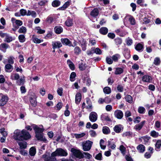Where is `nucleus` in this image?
<instances>
[{
    "instance_id": "15",
    "label": "nucleus",
    "mask_w": 161,
    "mask_h": 161,
    "mask_svg": "<svg viewBox=\"0 0 161 161\" xmlns=\"http://www.w3.org/2000/svg\"><path fill=\"white\" fill-rule=\"evenodd\" d=\"M99 14V10L97 8H94L90 12V15L93 17L97 16Z\"/></svg>"
},
{
    "instance_id": "4",
    "label": "nucleus",
    "mask_w": 161,
    "mask_h": 161,
    "mask_svg": "<svg viewBox=\"0 0 161 161\" xmlns=\"http://www.w3.org/2000/svg\"><path fill=\"white\" fill-rule=\"evenodd\" d=\"M31 137V136L28 131L25 129H23L21 131V136L19 138L20 141L27 140Z\"/></svg>"
},
{
    "instance_id": "48",
    "label": "nucleus",
    "mask_w": 161,
    "mask_h": 161,
    "mask_svg": "<svg viewBox=\"0 0 161 161\" xmlns=\"http://www.w3.org/2000/svg\"><path fill=\"white\" fill-rule=\"evenodd\" d=\"M146 110L145 108L143 107H139L138 111L140 114H143L145 113Z\"/></svg>"
},
{
    "instance_id": "9",
    "label": "nucleus",
    "mask_w": 161,
    "mask_h": 161,
    "mask_svg": "<svg viewBox=\"0 0 161 161\" xmlns=\"http://www.w3.org/2000/svg\"><path fill=\"white\" fill-rule=\"evenodd\" d=\"M97 118V115L95 112H91L89 115V119L92 122L96 121Z\"/></svg>"
},
{
    "instance_id": "1",
    "label": "nucleus",
    "mask_w": 161,
    "mask_h": 161,
    "mask_svg": "<svg viewBox=\"0 0 161 161\" xmlns=\"http://www.w3.org/2000/svg\"><path fill=\"white\" fill-rule=\"evenodd\" d=\"M31 126L35 131L36 134L35 137L37 139L38 141L46 142L47 140L45 138L43 137V132L44 129L39 127L35 124H33Z\"/></svg>"
},
{
    "instance_id": "36",
    "label": "nucleus",
    "mask_w": 161,
    "mask_h": 161,
    "mask_svg": "<svg viewBox=\"0 0 161 161\" xmlns=\"http://www.w3.org/2000/svg\"><path fill=\"white\" fill-rule=\"evenodd\" d=\"M74 53L76 55H79L81 52V50L79 47L76 46L74 49Z\"/></svg>"
},
{
    "instance_id": "14",
    "label": "nucleus",
    "mask_w": 161,
    "mask_h": 161,
    "mask_svg": "<svg viewBox=\"0 0 161 161\" xmlns=\"http://www.w3.org/2000/svg\"><path fill=\"white\" fill-rule=\"evenodd\" d=\"M146 121L143 120L138 124L134 126V129L136 130H140L146 123Z\"/></svg>"
},
{
    "instance_id": "46",
    "label": "nucleus",
    "mask_w": 161,
    "mask_h": 161,
    "mask_svg": "<svg viewBox=\"0 0 161 161\" xmlns=\"http://www.w3.org/2000/svg\"><path fill=\"white\" fill-rule=\"evenodd\" d=\"M114 130L116 133H119L121 132V129L118 125H116L114 128Z\"/></svg>"
},
{
    "instance_id": "35",
    "label": "nucleus",
    "mask_w": 161,
    "mask_h": 161,
    "mask_svg": "<svg viewBox=\"0 0 161 161\" xmlns=\"http://www.w3.org/2000/svg\"><path fill=\"white\" fill-rule=\"evenodd\" d=\"M125 100L129 103H131L133 102L132 98L131 96L127 95L125 97Z\"/></svg>"
},
{
    "instance_id": "20",
    "label": "nucleus",
    "mask_w": 161,
    "mask_h": 161,
    "mask_svg": "<svg viewBox=\"0 0 161 161\" xmlns=\"http://www.w3.org/2000/svg\"><path fill=\"white\" fill-rule=\"evenodd\" d=\"M73 20L72 19L70 18L69 17L67 18V19L64 23L65 25L67 27H70L73 25Z\"/></svg>"
},
{
    "instance_id": "33",
    "label": "nucleus",
    "mask_w": 161,
    "mask_h": 161,
    "mask_svg": "<svg viewBox=\"0 0 161 161\" xmlns=\"http://www.w3.org/2000/svg\"><path fill=\"white\" fill-rule=\"evenodd\" d=\"M120 55L119 54H116L113 55L112 57L113 60L114 62H118L119 58H120Z\"/></svg>"
},
{
    "instance_id": "26",
    "label": "nucleus",
    "mask_w": 161,
    "mask_h": 161,
    "mask_svg": "<svg viewBox=\"0 0 161 161\" xmlns=\"http://www.w3.org/2000/svg\"><path fill=\"white\" fill-rule=\"evenodd\" d=\"M36 152V148L34 147L30 148L29 150V154L31 156L35 155Z\"/></svg>"
},
{
    "instance_id": "34",
    "label": "nucleus",
    "mask_w": 161,
    "mask_h": 161,
    "mask_svg": "<svg viewBox=\"0 0 161 161\" xmlns=\"http://www.w3.org/2000/svg\"><path fill=\"white\" fill-rule=\"evenodd\" d=\"M135 48L136 50L140 51L143 48V46L141 44L138 43L135 46Z\"/></svg>"
},
{
    "instance_id": "3",
    "label": "nucleus",
    "mask_w": 161,
    "mask_h": 161,
    "mask_svg": "<svg viewBox=\"0 0 161 161\" xmlns=\"http://www.w3.org/2000/svg\"><path fill=\"white\" fill-rule=\"evenodd\" d=\"M29 99L31 105L33 107H36L37 105L36 97L35 94L32 92L28 94Z\"/></svg>"
},
{
    "instance_id": "2",
    "label": "nucleus",
    "mask_w": 161,
    "mask_h": 161,
    "mask_svg": "<svg viewBox=\"0 0 161 161\" xmlns=\"http://www.w3.org/2000/svg\"><path fill=\"white\" fill-rule=\"evenodd\" d=\"M68 155L67 151L62 148H57L55 151L53 152L51 154V156L55 157L56 156H66Z\"/></svg>"
},
{
    "instance_id": "49",
    "label": "nucleus",
    "mask_w": 161,
    "mask_h": 161,
    "mask_svg": "<svg viewBox=\"0 0 161 161\" xmlns=\"http://www.w3.org/2000/svg\"><path fill=\"white\" fill-rule=\"evenodd\" d=\"M37 30V33L39 34H42L44 33L45 32V31L44 30L41 29L40 26L36 27V28Z\"/></svg>"
},
{
    "instance_id": "29",
    "label": "nucleus",
    "mask_w": 161,
    "mask_h": 161,
    "mask_svg": "<svg viewBox=\"0 0 161 161\" xmlns=\"http://www.w3.org/2000/svg\"><path fill=\"white\" fill-rule=\"evenodd\" d=\"M124 72L123 69L121 68L118 67L115 69L114 74L115 75H120L122 73Z\"/></svg>"
},
{
    "instance_id": "22",
    "label": "nucleus",
    "mask_w": 161,
    "mask_h": 161,
    "mask_svg": "<svg viewBox=\"0 0 161 161\" xmlns=\"http://www.w3.org/2000/svg\"><path fill=\"white\" fill-rule=\"evenodd\" d=\"M114 41L115 44L118 47L122 44L123 42L122 38L119 37H116Z\"/></svg>"
},
{
    "instance_id": "47",
    "label": "nucleus",
    "mask_w": 161,
    "mask_h": 161,
    "mask_svg": "<svg viewBox=\"0 0 161 161\" xmlns=\"http://www.w3.org/2000/svg\"><path fill=\"white\" fill-rule=\"evenodd\" d=\"M9 47V45L5 43H2L0 46V50H2V49H7Z\"/></svg>"
},
{
    "instance_id": "45",
    "label": "nucleus",
    "mask_w": 161,
    "mask_h": 161,
    "mask_svg": "<svg viewBox=\"0 0 161 161\" xmlns=\"http://www.w3.org/2000/svg\"><path fill=\"white\" fill-rule=\"evenodd\" d=\"M42 158H43L45 161H50L51 159V157L48 156L45 153L42 155Z\"/></svg>"
},
{
    "instance_id": "56",
    "label": "nucleus",
    "mask_w": 161,
    "mask_h": 161,
    "mask_svg": "<svg viewBox=\"0 0 161 161\" xmlns=\"http://www.w3.org/2000/svg\"><path fill=\"white\" fill-rule=\"evenodd\" d=\"M93 53H95L97 54L100 55L102 54L101 50L98 47H97L95 49L94 48V51Z\"/></svg>"
},
{
    "instance_id": "51",
    "label": "nucleus",
    "mask_w": 161,
    "mask_h": 161,
    "mask_svg": "<svg viewBox=\"0 0 161 161\" xmlns=\"http://www.w3.org/2000/svg\"><path fill=\"white\" fill-rule=\"evenodd\" d=\"M104 143V141L103 139H101L100 141V145L101 148L102 149H105L106 147V145H103V144Z\"/></svg>"
},
{
    "instance_id": "12",
    "label": "nucleus",
    "mask_w": 161,
    "mask_h": 161,
    "mask_svg": "<svg viewBox=\"0 0 161 161\" xmlns=\"http://www.w3.org/2000/svg\"><path fill=\"white\" fill-rule=\"evenodd\" d=\"M114 115L115 117L119 119H121L123 116V113L120 110L115 111L114 112Z\"/></svg>"
},
{
    "instance_id": "60",
    "label": "nucleus",
    "mask_w": 161,
    "mask_h": 161,
    "mask_svg": "<svg viewBox=\"0 0 161 161\" xmlns=\"http://www.w3.org/2000/svg\"><path fill=\"white\" fill-rule=\"evenodd\" d=\"M108 36L111 39H114L115 36V35L114 33H113L109 32L108 34Z\"/></svg>"
},
{
    "instance_id": "11",
    "label": "nucleus",
    "mask_w": 161,
    "mask_h": 161,
    "mask_svg": "<svg viewBox=\"0 0 161 161\" xmlns=\"http://www.w3.org/2000/svg\"><path fill=\"white\" fill-rule=\"evenodd\" d=\"M71 4V0H68L67 2H66L62 7L58 8V10H64L69 7Z\"/></svg>"
},
{
    "instance_id": "5",
    "label": "nucleus",
    "mask_w": 161,
    "mask_h": 161,
    "mask_svg": "<svg viewBox=\"0 0 161 161\" xmlns=\"http://www.w3.org/2000/svg\"><path fill=\"white\" fill-rule=\"evenodd\" d=\"M71 152L72 153L73 155L77 158L81 159L84 158L83 154L80 150H77L74 148H72L71 149Z\"/></svg>"
},
{
    "instance_id": "32",
    "label": "nucleus",
    "mask_w": 161,
    "mask_h": 161,
    "mask_svg": "<svg viewBox=\"0 0 161 161\" xmlns=\"http://www.w3.org/2000/svg\"><path fill=\"white\" fill-rule=\"evenodd\" d=\"M86 64H84L83 63H81L79 64V68L81 71H83L85 70L86 67Z\"/></svg>"
},
{
    "instance_id": "42",
    "label": "nucleus",
    "mask_w": 161,
    "mask_h": 161,
    "mask_svg": "<svg viewBox=\"0 0 161 161\" xmlns=\"http://www.w3.org/2000/svg\"><path fill=\"white\" fill-rule=\"evenodd\" d=\"M27 29L25 27L22 26L19 29L18 32L20 33H25L26 32Z\"/></svg>"
},
{
    "instance_id": "57",
    "label": "nucleus",
    "mask_w": 161,
    "mask_h": 161,
    "mask_svg": "<svg viewBox=\"0 0 161 161\" xmlns=\"http://www.w3.org/2000/svg\"><path fill=\"white\" fill-rule=\"evenodd\" d=\"M106 61L107 63L109 64H112L113 63V59L108 57H106Z\"/></svg>"
},
{
    "instance_id": "27",
    "label": "nucleus",
    "mask_w": 161,
    "mask_h": 161,
    "mask_svg": "<svg viewBox=\"0 0 161 161\" xmlns=\"http://www.w3.org/2000/svg\"><path fill=\"white\" fill-rule=\"evenodd\" d=\"M18 144L21 149H25L27 147V143L26 142H19Z\"/></svg>"
},
{
    "instance_id": "37",
    "label": "nucleus",
    "mask_w": 161,
    "mask_h": 161,
    "mask_svg": "<svg viewBox=\"0 0 161 161\" xmlns=\"http://www.w3.org/2000/svg\"><path fill=\"white\" fill-rule=\"evenodd\" d=\"M19 42L21 43L24 42L26 40L25 36L23 35H20L18 36Z\"/></svg>"
},
{
    "instance_id": "24",
    "label": "nucleus",
    "mask_w": 161,
    "mask_h": 161,
    "mask_svg": "<svg viewBox=\"0 0 161 161\" xmlns=\"http://www.w3.org/2000/svg\"><path fill=\"white\" fill-rule=\"evenodd\" d=\"M61 4V2L58 0H54L52 3V6L54 8L57 7L59 6Z\"/></svg>"
},
{
    "instance_id": "19",
    "label": "nucleus",
    "mask_w": 161,
    "mask_h": 161,
    "mask_svg": "<svg viewBox=\"0 0 161 161\" xmlns=\"http://www.w3.org/2000/svg\"><path fill=\"white\" fill-rule=\"evenodd\" d=\"M101 119L102 121L111 122L112 120L107 114H102L101 116Z\"/></svg>"
},
{
    "instance_id": "44",
    "label": "nucleus",
    "mask_w": 161,
    "mask_h": 161,
    "mask_svg": "<svg viewBox=\"0 0 161 161\" xmlns=\"http://www.w3.org/2000/svg\"><path fill=\"white\" fill-rule=\"evenodd\" d=\"M161 63L160 59L158 57L155 58L154 60L153 64L156 65H158Z\"/></svg>"
},
{
    "instance_id": "18",
    "label": "nucleus",
    "mask_w": 161,
    "mask_h": 161,
    "mask_svg": "<svg viewBox=\"0 0 161 161\" xmlns=\"http://www.w3.org/2000/svg\"><path fill=\"white\" fill-rule=\"evenodd\" d=\"M81 99V95L80 92L77 93L75 95V103L79 104Z\"/></svg>"
},
{
    "instance_id": "59",
    "label": "nucleus",
    "mask_w": 161,
    "mask_h": 161,
    "mask_svg": "<svg viewBox=\"0 0 161 161\" xmlns=\"http://www.w3.org/2000/svg\"><path fill=\"white\" fill-rule=\"evenodd\" d=\"M19 12L20 15L21 16H24L26 14L27 11L25 9H20Z\"/></svg>"
},
{
    "instance_id": "62",
    "label": "nucleus",
    "mask_w": 161,
    "mask_h": 161,
    "mask_svg": "<svg viewBox=\"0 0 161 161\" xmlns=\"http://www.w3.org/2000/svg\"><path fill=\"white\" fill-rule=\"evenodd\" d=\"M63 106V103L62 102H59L56 105V107L57 108L58 110H59Z\"/></svg>"
},
{
    "instance_id": "6",
    "label": "nucleus",
    "mask_w": 161,
    "mask_h": 161,
    "mask_svg": "<svg viewBox=\"0 0 161 161\" xmlns=\"http://www.w3.org/2000/svg\"><path fill=\"white\" fill-rule=\"evenodd\" d=\"M1 98L0 99V106H3L6 104L9 99V98L7 95H3L2 93L0 94Z\"/></svg>"
},
{
    "instance_id": "63",
    "label": "nucleus",
    "mask_w": 161,
    "mask_h": 161,
    "mask_svg": "<svg viewBox=\"0 0 161 161\" xmlns=\"http://www.w3.org/2000/svg\"><path fill=\"white\" fill-rule=\"evenodd\" d=\"M32 39L33 42L36 43H40L41 39H40L37 38L33 37V36L32 37Z\"/></svg>"
},
{
    "instance_id": "17",
    "label": "nucleus",
    "mask_w": 161,
    "mask_h": 161,
    "mask_svg": "<svg viewBox=\"0 0 161 161\" xmlns=\"http://www.w3.org/2000/svg\"><path fill=\"white\" fill-rule=\"evenodd\" d=\"M21 136V131L19 130H17L14 131V137L15 140L20 141L19 138Z\"/></svg>"
},
{
    "instance_id": "50",
    "label": "nucleus",
    "mask_w": 161,
    "mask_h": 161,
    "mask_svg": "<svg viewBox=\"0 0 161 161\" xmlns=\"http://www.w3.org/2000/svg\"><path fill=\"white\" fill-rule=\"evenodd\" d=\"M86 135V134L84 133H82L80 134H75L74 135L76 138H80Z\"/></svg>"
},
{
    "instance_id": "23",
    "label": "nucleus",
    "mask_w": 161,
    "mask_h": 161,
    "mask_svg": "<svg viewBox=\"0 0 161 161\" xmlns=\"http://www.w3.org/2000/svg\"><path fill=\"white\" fill-rule=\"evenodd\" d=\"M145 146L142 144H140L137 147V149L139 153H143L145 150Z\"/></svg>"
},
{
    "instance_id": "53",
    "label": "nucleus",
    "mask_w": 161,
    "mask_h": 161,
    "mask_svg": "<svg viewBox=\"0 0 161 161\" xmlns=\"http://www.w3.org/2000/svg\"><path fill=\"white\" fill-rule=\"evenodd\" d=\"M130 24L132 25H135L136 24V21L133 16L130 17L129 19Z\"/></svg>"
},
{
    "instance_id": "43",
    "label": "nucleus",
    "mask_w": 161,
    "mask_h": 161,
    "mask_svg": "<svg viewBox=\"0 0 161 161\" xmlns=\"http://www.w3.org/2000/svg\"><path fill=\"white\" fill-rule=\"evenodd\" d=\"M14 40V39H13V37L12 36H8V35L7 34V36H6L4 42L7 43H9Z\"/></svg>"
},
{
    "instance_id": "58",
    "label": "nucleus",
    "mask_w": 161,
    "mask_h": 161,
    "mask_svg": "<svg viewBox=\"0 0 161 161\" xmlns=\"http://www.w3.org/2000/svg\"><path fill=\"white\" fill-rule=\"evenodd\" d=\"M102 154L100 153L97 154L95 157V158L97 160H102Z\"/></svg>"
},
{
    "instance_id": "8",
    "label": "nucleus",
    "mask_w": 161,
    "mask_h": 161,
    "mask_svg": "<svg viewBox=\"0 0 161 161\" xmlns=\"http://www.w3.org/2000/svg\"><path fill=\"white\" fill-rule=\"evenodd\" d=\"M61 42L63 45L65 46H68L69 47L73 46V44L72 42L67 38H61Z\"/></svg>"
},
{
    "instance_id": "21",
    "label": "nucleus",
    "mask_w": 161,
    "mask_h": 161,
    "mask_svg": "<svg viewBox=\"0 0 161 161\" xmlns=\"http://www.w3.org/2000/svg\"><path fill=\"white\" fill-rule=\"evenodd\" d=\"M99 32L103 35H106L108 32V29L106 27H102L99 29Z\"/></svg>"
},
{
    "instance_id": "25",
    "label": "nucleus",
    "mask_w": 161,
    "mask_h": 161,
    "mask_svg": "<svg viewBox=\"0 0 161 161\" xmlns=\"http://www.w3.org/2000/svg\"><path fill=\"white\" fill-rule=\"evenodd\" d=\"M67 63L69 65L70 69L71 70H74L75 69V65L73 63L70 59H68L67 60Z\"/></svg>"
},
{
    "instance_id": "40",
    "label": "nucleus",
    "mask_w": 161,
    "mask_h": 161,
    "mask_svg": "<svg viewBox=\"0 0 161 161\" xmlns=\"http://www.w3.org/2000/svg\"><path fill=\"white\" fill-rule=\"evenodd\" d=\"M76 76V74L75 72H72L70 75V80L71 81H73L75 80Z\"/></svg>"
},
{
    "instance_id": "16",
    "label": "nucleus",
    "mask_w": 161,
    "mask_h": 161,
    "mask_svg": "<svg viewBox=\"0 0 161 161\" xmlns=\"http://www.w3.org/2000/svg\"><path fill=\"white\" fill-rule=\"evenodd\" d=\"M130 50L128 48H125L123 54L124 57L127 59L130 57Z\"/></svg>"
},
{
    "instance_id": "28",
    "label": "nucleus",
    "mask_w": 161,
    "mask_h": 161,
    "mask_svg": "<svg viewBox=\"0 0 161 161\" xmlns=\"http://www.w3.org/2000/svg\"><path fill=\"white\" fill-rule=\"evenodd\" d=\"M102 131L103 133L105 135L108 134L110 132V130L108 127L105 126L103 128Z\"/></svg>"
},
{
    "instance_id": "54",
    "label": "nucleus",
    "mask_w": 161,
    "mask_h": 161,
    "mask_svg": "<svg viewBox=\"0 0 161 161\" xmlns=\"http://www.w3.org/2000/svg\"><path fill=\"white\" fill-rule=\"evenodd\" d=\"M117 88L118 91L119 92H122L124 91L123 86L120 85H118Z\"/></svg>"
},
{
    "instance_id": "30",
    "label": "nucleus",
    "mask_w": 161,
    "mask_h": 161,
    "mask_svg": "<svg viewBox=\"0 0 161 161\" xmlns=\"http://www.w3.org/2000/svg\"><path fill=\"white\" fill-rule=\"evenodd\" d=\"M86 103L88 104V106L86 107L87 109H92V105L90 99L88 97L86 98Z\"/></svg>"
},
{
    "instance_id": "38",
    "label": "nucleus",
    "mask_w": 161,
    "mask_h": 161,
    "mask_svg": "<svg viewBox=\"0 0 161 161\" xmlns=\"http://www.w3.org/2000/svg\"><path fill=\"white\" fill-rule=\"evenodd\" d=\"M25 77L23 76V78H21L19 81L17 82V84L18 85L21 86L23 85L25 82Z\"/></svg>"
},
{
    "instance_id": "52",
    "label": "nucleus",
    "mask_w": 161,
    "mask_h": 161,
    "mask_svg": "<svg viewBox=\"0 0 161 161\" xmlns=\"http://www.w3.org/2000/svg\"><path fill=\"white\" fill-rule=\"evenodd\" d=\"M14 78H13V76L11 75L10 76V78L12 80H18L19 78V75L18 73H16L14 74Z\"/></svg>"
},
{
    "instance_id": "7",
    "label": "nucleus",
    "mask_w": 161,
    "mask_h": 161,
    "mask_svg": "<svg viewBox=\"0 0 161 161\" xmlns=\"http://www.w3.org/2000/svg\"><path fill=\"white\" fill-rule=\"evenodd\" d=\"M93 142L89 140H88L85 143L83 144L82 147L84 151H89L91 149Z\"/></svg>"
},
{
    "instance_id": "10",
    "label": "nucleus",
    "mask_w": 161,
    "mask_h": 161,
    "mask_svg": "<svg viewBox=\"0 0 161 161\" xmlns=\"http://www.w3.org/2000/svg\"><path fill=\"white\" fill-rule=\"evenodd\" d=\"M152 77L147 75H144L142 78V80L145 82L152 83Z\"/></svg>"
},
{
    "instance_id": "39",
    "label": "nucleus",
    "mask_w": 161,
    "mask_h": 161,
    "mask_svg": "<svg viewBox=\"0 0 161 161\" xmlns=\"http://www.w3.org/2000/svg\"><path fill=\"white\" fill-rule=\"evenodd\" d=\"M5 130V129L4 128L0 129V133L4 137H6L8 135V133Z\"/></svg>"
},
{
    "instance_id": "31",
    "label": "nucleus",
    "mask_w": 161,
    "mask_h": 161,
    "mask_svg": "<svg viewBox=\"0 0 161 161\" xmlns=\"http://www.w3.org/2000/svg\"><path fill=\"white\" fill-rule=\"evenodd\" d=\"M161 146V140H158L157 141L155 144V150L157 151H159V150H157V149H159L160 148Z\"/></svg>"
},
{
    "instance_id": "55",
    "label": "nucleus",
    "mask_w": 161,
    "mask_h": 161,
    "mask_svg": "<svg viewBox=\"0 0 161 161\" xmlns=\"http://www.w3.org/2000/svg\"><path fill=\"white\" fill-rule=\"evenodd\" d=\"M142 19L143 21H144L143 24H148L151 21L150 19L147 18L146 16L144 17Z\"/></svg>"
},
{
    "instance_id": "41",
    "label": "nucleus",
    "mask_w": 161,
    "mask_h": 161,
    "mask_svg": "<svg viewBox=\"0 0 161 161\" xmlns=\"http://www.w3.org/2000/svg\"><path fill=\"white\" fill-rule=\"evenodd\" d=\"M104 92L106 94H109L111 92V88L107 86L105 87L103 89Z\"/></svg>"
},
{
    "instance_id": "64",
    "label": "nucleus",
    "mask_w": 161,
    "mask_h": 161,
    "mask_svg": "<svg viewBox=\"0 0 161 161\" xmlns=\"http://www.w3.org/2000/svg\"><path fill=\"white\" fill-rule=\"evenodd\" d=\"M83 154L85 155L84 157L88 159H90L92 156L90 153L87 152H83Z\"/></svg>"
},
{
    "instance_id": "61",
    "label": "nucleus",
    "mask_w": 161,
    "mask_h": 161,
    "mask_svg": "<svg viewBox=\"0 0 161 161\" xmlns=\"http://www.w3.org/2000/svg\"><path fill=\"white\" fill-rule=\"evenodd\" d=\"M63 89L62 87L58 88L57 90L58 94L60 96H62L63 94Z\"/></svg>"
},
{
    "instance_id": "13",
    "label": "nucleus",
    "mask_w": 161,
    "mask_h": 161,
    "mask_svg": "<svg viewBox=\"0 0 161 161\" xmlns=\"http://www.w3.org/2000/svg\"><path fill=\"white\" fill-rule=\"evenodd\" d=\"M54 30L56 34H59L63 32V29L60 26H56L54 27Z\"/></svg>"
}]
</instances>
